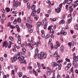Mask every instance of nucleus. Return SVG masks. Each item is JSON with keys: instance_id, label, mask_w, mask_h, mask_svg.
I'll return each mask as SVG.
<instances>
[{"instance_id": "61", "label": "nucleus", "mask_w": 78, "mask_h": 78, "mask_svg": "<svg viewBox=\"0 0 78 78\" xmlns=\"http://www.w3.org/2000/svg\"><path fill=\"white\" fill-rule=\"evenodd\" d=\"M57 78H61V76H60V75L59 74H58L57 76Z\"/></svg>"}, {"instance_id": "15", "label": "nucleus", "mask_w": 78, "mask_h": 78, "mask_svg": "<svg viewBox=\"0 0 78 78\" xmlns=\"http://www.w3.org/2000/svg\"><path fill=\"white\" fill-rule=\"evenodd\" d=\"M47 23L46 22L45 23L44 25V30H46L47 29Z\"/></svg>"}, {"instance_id": "5", "label": "nucleus", "mask_w": 78, "mask_h": 78, "mask_svg": "<svg viewBox=\"0 0 78 78\" xmlns=\"http://www.w3.org/2000/svg\"><path fill=\"white\" fill-rule=\"evenodd\" d=\"M62 30H61L60 33H61V34H64V36H66V34H67V33H66V32L65 31V28H62ZM65 31V32H64Z\"/></svg>"}, {"instance_id": "1", "label": "nucleus", "mask_w": 78, "mask_h": 78, "mask_svg": "<svg viewBox=\"0 0 78 78\" xmlns=\"http://www.w3.org/2000/svg\"><path fill=\"white\" fill-rule=\"evenodd\" d=\"M51 64L52 67H56L58 66V70H60L61 69L62 66L60 63L57 64L56 62H52Z\"/></svg>"}, {"instance_id": "63", "label": "nucleus", "mask_w": 78, "mask_h": 78, "mask_svg": "<svg viewBox=\"0 0 78 78\" xmlns=\"http://www.w3.org/2000/svg\"><path fill=\"white\" fill-rule=\"evenodd\" d=\"M75 73H77V74H78V71L77 69L75 70Z\"/></svg>"}, {"instance_id": "22", "label": "nucleus", "mask_w": 78, "mask_h": 78, "mask_svg": "<svg viewBox=\"0 0 78 78\" xmlns=\"http://www.w3.org/2000/svg\"><path fill=\"white\" fill-rule=\"evenodd\" d=\"M17 21L18 23H20V22H21V19H20V17L18 18L17 19Z\"/></svg>"}, {"instance_id": "37", "label": "nucleus", "mask_w": 78, "mask_h": 78, "mask_svg": "<svg viewBox=\"0 0 78 78\" xmlns=\"http://www.w3.org/2000/svg\"><path fill=\"white\" fill-rule=\"evenodd\" d=\"M44 20H43L42 21L41 24L42 25H44Z\"/></svg>"}, {"instance_id": "41", "label": "nucleus", "mask_w": 78, "mask_h": 78, "mask_svg": "<svg viewBox=\"0 0 78 78\" xmlns=\"http://www.w3.org/2000/svg\"><path fill=\"white\" fill-rule=\"evenodd\" d=\"M56 44H57V45H58V47L60 46V44H59V42L58 41H57L56 42Z\"/></svg>"}, {"instance_id": "46", "label": "nucleus", "mask_w": 78, "mask_h": 78, "mask_svg": "<svg viewBox=\"0 0 78 78\" xmlns=\"http://www.w3.org/2000/svg\"><path fill=\"white\" fill-rule=\"evenodd\" d=\"M71 6H70L69 7V9H72V6H73V4H71Z\"/></svg>"}, {"instance_id": "30", "label": "nucleus", "mask_w": 78, "mask_h": 78, "mask_svg": "<svg viewBox=\"0 0 78 78\" xmlns=\"http://www.w3.org/2000/svg\"><path fill=\"white\" fill-rule=\"evenodd\" d=\"M38 51H39V50H38V48H37L35 50V54H37Z\"/></svg>"}, {"instance_id": "34", "label": "nucleus", "mask_w": 78, "mask_h": 78, "mask_svg": "<svg viewBox=\"0 0 78 78\" xmlns=\"http://www.w3.org/2000/svg\"><path fill=\"white\" fill-rule=\"evenodd\" d=\"M19 77H22V73L21 72H19Z\"/></svg>"}, {"instance_id": "35", "label": "nucleus", "mask_w": 78, "mask_h": 78, "mask_svg": "<svg viewBox=\"0 0 78 78\" xmlns=\"http://www.w3.org/2000/svg\"><path fill=\"white\" fill-rule=\"evenodd\" d=\"M50 32L51 33L53 34V33H54V30L53 29H51L50 30Z\"/></svg>"}, {"instance_id": "31", "label": "nucleus", "mask_w": 78, "mask_h": 78, "mask_svg": "<svg viewBox=\"0 0 78 78\" xmlns=\"http://www.w3.org/2000/svg\"><path fill=\"white\" fill-rule=\"evenodd\" d=\"M53 27V25H51V26L48 27V30H51V28Z\"/></svg>"}, {"instance_id": "32", "label": "nucleus", "mask_w": 78, "mask_h": 78, "mask_svg": "<svg viewBox=\"0 0 78 78\" xmlns=\"http://www.w3.org/2000/svg\"><path fill=\"white\" fill-rule=\"evenodd\" d=\"M35 8H36V7H35V5H32L31 8V9H32V10H34V9H35Z\"/></svg>"}, {"instance_id": "52", "label": "nucleus", "mask_w": 78, "mask_h": 78, "mask_svg": "<svg viewBox=\"0 0 78 78\" xmlns=\"http://www.w3.org/2000/svg\"><path fill=\"white\" fill-rule=\"evenodd\" d=\"M68 6H69V5H66V6H65L66 9H68Z\"/></svg>"}, {"instance_id": "8", "label": "nucleus", "mask_w": 78, "mask_h": 78, "mask_svg": "<svg viewBox=\"0 0 78 78\" xmlns=\"http://www.w3.org/2000/svg\"><path fill=\"white\" fill-rule=\"evenodd\" d=\"M37 12V10L36 9H34L32 11V12L31 14L32 16H34V14H35Z\"/></svg>"}, {"instance_id": "6", "label": "nucleus", "mask_w": 78, "mask_h": 78, "mask_svg": "<svg viewBox=\"0 0 78 78\" xmlns=\"http://www.w3.org/2000/svg\"><path fill=\"white\" fill-rule=\"evenodd\" d=\"M78 2V0L76 1L73 4V8H76V6H77L78 5V3H77Z\"/></svg>"}, {"instance_id": "62", "label": "nucleus", "mask_w": 78, "mask_h": 78, "mask_svg": "<svg viewBox=\"0 0 78 78\" xmlns=\"http://www.w3.org/2000/svg\"><path fill=\"white\" fill-rule=\"evenodd\" d=\"M12 73L13 75H14V70H12Z\"/></svg>"}, {"instance_id": "53", "label": "nucleus", "mask_w": 78, "mask_h": 78, "mask_svg": "<svg viewBox=\"0 0 78 78\" xmlns=\"http://www.w3.org/2000/svg\"><path fill=\"white\" fill-rule=\"evenodd\" d=\"M66 17V16H65V15H63L62 16V19H64V18Z\"/></svg>"}, {"instance_id": "10", "label": "nucleus", "mask_w": 78, "mask_h": 78, "mask_svg": "<svg viewBox=\"0 0 78 78\" xmlns=\"http://www.w3.org/2000/svg\"><path fill=\"white\" fill-rule=\"evenodd\" d=\"M73 0H66V2L67 3V4H70Z\"/></svg>"}, {"instance_id": "64", "label": "nucleus", "mask_w": 78, "mask_h": 78, "mask_svg": "<svg viewBox=\"0 0 78 78\" xmlns=\"http://www.w3.org/2000/svg\"><path fill=\"white\" fill-rule=\"evenodd\" d=\"M18 43L19 44H21V41H18Z\"/></svg>"}, {"instance_id": "33", "label": "nucleus", "mask_w": 78, "mask_h": 78, "mask_svg": "<svg viewBox=\"0 0 78 78\" xmlns=\"http://www.w3.org/2000/svg\"><path fill=\"white\" fill-rule=\"evenodd\" d=\"M22 63H24V64H27V62H26V61L23 59V60H22V62H21L20 64H22Z\"/></svg>"}, {"instance_id": "28", "label": "nucleus", "mask_w": 78, "mask_h": 78, "mask_svg": "<svg viewBox=\"0 0 78 78\" xmlns=\"http://www.w3.org/2000/svg\"><path fill=\"white\" fill-rule=\"evenodd\" d=\"M10 27L12 29H14V28H16V27L13 25H10Z\"/></svg>"}, {"instance_id": "43", "label": "nucleus", "mask_w": 78, "mask_h": 78, "mask_svg": "<svg viewBox=\"0 0 78 78\" xmlns=\"http://www.w3.org/2000/svg\"><path fill=\"white\" fill-rule=\"evenodd\" d=\"M67 67H69V68H70V67H71V65H70V64L68 63L67 65Z\"/></svg>"}, {"instance_id": "47", "label": "nucleus", "mask_w": 78, "mask_h": 78, "mask_svg": "<svg viewBox=\"0 0 78 78\" xmlns=\"http://www.w3.org/2000/svg\"><path fill=\"white\" fill-rule=\"evenodd\" d=\"M41 36H42V37H45V33L42 34Z\"/></svg>"}, {"instance_id": "12", "label": "nucleus", "mask_w": 78, "mask_h": 78, "mask_svg": "<svg viewBox=\"0 0 78 78\" xmlns=\"http://www.w3.org/2000/svg\"><path fill=\"white\" fill-rule=\"evenodd\" d=\"M54 56L55 58H56V57H58V58H59V56L58 55V52L57 51H55L54 54Z\"/></svg>"}, {"instance_id": "18", "label": "nucleus", "mask_w": 78, "mask_h": 78, "mask_svg": "<svg viewBox=\"0 0 78 78\" xmlns=\"http://www.w3.org/2000/svg\"><path fill=\"white\" fill-rule=\"evenodd\" d=\"M60 50L62 52H63V51H64V46H61L60 47Z\"/></svg>"}, {"instance_id": "3", "label": "nucleus", "mask_w": 78, "mask_h": 78, "mask_svg": "<svg viewBox=\"0 0 78 78\" xmlns=\"http://www.w3.org/2000/svg\"><path fill=\"white\" fill-rule=\"evenodd\" d=\"M62 4H61L59 5V7L57 8V9H55V11L56 12H58V13H59L61 12V9L62 8Z\"/></svg>"}, {"instance_id": "20", "label": "nucleus", "mask_w": 78, "mask_h": 78, "mask_svg": "<svg viewBox=\"0 0 78 78\" xmlns=\"http://www.w3.org/2000/svg\"><path fill=\"white\" fill-rule=\"evenodd\" d=\"M50 37V34H47L46 36H45V39H48V38H49Z\"/></svg>"}, {"instance_id": "54", "label": "nucleus", "mask_w": 78, "mask_h": 78, "mask_svg": "<svg viewBox=\"0 0 78 78\" xmlns=\"http://www.w3.org/2000/svg\"><path fill=\"white\" fill-rule=\"evenodd\" d=\"M1 11L3 12V13H5V9H2Z\"/></svg>"}, {"instance_id": "21", "label": "nucleus", "mask_w": 78, "mask_h": 78, "mask_svg": "<svg viewBox=\"0 0 78 78\" xmlns=\"http://www.w3.org/2000/svg\"><path fill=\"white\" fill-rule=\"evenodd\" d=\"M24 58V57H23V56H21L19 60V61H23Z\"/></svg>"}, {"instance_id": "56", "label": "nucleus", "mask_w": 78, "mask_h": 78, "mask_svg": "<svg viewBox=\"0 0 78 78\" xmlns=\"http://www.w3.org/2000/svg\"><path fill=\"white\" fill-rule=\"evenodd\" d=\"M50 36L51 38H54V35H53V34H51V35Z\"/></svg>"}, {"instance_id": "40", "label": "nucleus", "mask_w": 78, "mask_h": 78, "mask_svg": "<svg viewBox=\"0 0 78 78\" xmlns=\"http://www.w3.org/2000/svg\"><path fill=\"white\" fill-rule=\"evenodd\" d=\"M73 11V8H71V9H69V12H70L71 13V12H72V11Z\"/></svg>"}, {"instance_id": "48", "label": "nucleus", "mask_w": 78, "mask_h": 78, "mask_svg": "<svg viewBox=\"0 0 78 78\" xmlns=\"http://www.w3.org/2000/svg\"><path fill=\"white\" fill-rule=\"evenodd\" d=\"M69 67H68V66H66L65 67V70H69Z\"/></svg>"}, {"instance_id": "55", "label": "nucleus", "mask_w": 78, "mask_h": 78, "mask_svg": "<svg viewBox=\"0 0 78 78\" xmlns=\"http://www.w3.org/2000/svg\"><path fill=\"white\" fill-rule=\"evenodd\" d=\"M28 25L29 26V28H32V27H33L32 25L30 26V23L28 24Z\"/></svg>"}, {"instance_id": "17", "label": "nucleus", "mask_w": 78, "mask_h": 78, "mask_svg": "<svg viewBox=\"0 0 78 78\" xmlns=\"http://www.w3.org/2000/svg\"><path fill=\"white\" fill-rule=\"evenodd\" d=\"M74 29H75V30H78V24H76L75 25V26L74 27Z\"/></svg>"}, {"instance_id": "51", "label": "nucleus", "mask_w": 78, "mask_h": 78, "mask_svg": "<svg viewBox=\"0 0 78 78\" xmlns=\"http://www.w3.org/2000/svg\"><path fill=\"white\" fill-rule=\"evenodd\" d=\"M1 21H2V23H4V21L5 20L3 18L1 19Z\"/></svg>"}, {"instance_id": "26", "label": "nucleus", "mask_w": 78, "mask_h": 78, "mask_svg": "<svg viewBox=\"0 0 78 78\" xmlns=\"http://www.w3.org/2000/svg\"><path fill=\"white\" fill-rule=\"evenodd\" d=\"M73 59L75 61H77L78 60L76 59V56H74L73 57Z\"/></svg>"}, {"instance_id": "24", "label": "nucleus", "mask_w": 78, "mask_h": 78, "mask_svg": "<svg viewBox=\"0 0 78 78\" xmlns=\"http://www.w3.org/2000/svg\"><path fill=\"white\" fill-rule=\"evenodd\" d=\"M37 66L38 67V68L39 69H41V64H40V63H39L38 62H37Z\"/></svg>"}, {"instance_id": "57", "label": "nucleus", "mask_w": 78, "mask_h": 78, "mask_svg": "<svg viewBox=\"0 0 78 78\" xmlns=\"http://www.w3.org/2000/svg\"><path fill=\"white\" fill-rule=\"evenodd\" d=\"M58 47H59V46H58V45H55V48H56V49H57L58 48Z\"/></svg>"}, {"instance_id": "50", "label": "nucleus", "mask_w": 78, "mask_h": 78, "mask_svg": "<svg viewBox=\"0 0 78 78\" xmlns=\"http://www.w3.org/2000/svg\"><path fill=\"white\" fill-rule=\"evenodd\" d=\"M17 31H18V32H19H19H20V28L19 27V28H17Z\"/></svg>"}, {"instance_id": "27", "label": "nucleus", "mask_w": 78, "mask_h": 78, "mask_svg": "<svg viewBox=\"0 0 78 78\" xmlns=\"http://www.w3.org/2000/svg\"><path fill=\"white\" fill-rule=\"evenodd\" d=\"M9 39L11 40V41H14V39H13V38H12V37L11 36H9Z\"/></svg>"}, {"instance_id": "19", "label": "nucleus", "mask_w": 78, "mask_h": 78, "mask_svg": "<svg viewBox=\"0 0 78 78\" xmlns=\"http://www.w3.org/2000/svg\"><path fill=\"white\" fill-rule=\"evenodd\" d=\"M6 11L7 12H9V11H10V9H9L8 7H7L5 8Z\"/></svg>"}, {"instance_id": "13", "label": "nucleus", "mask_w": 78, "mask_h": 78, "mask_svg": "<svg viewBox=\"0 0 78 78\" xmlns=\"http://www.w3.org/2000/svg\"><path fill=\"white\" fill-rule=\"evenodd\" d=\"M72 18L71 17L70 19H69L68 20L67 22L68 24H69L71 23V22H72Z\"/></svg>"}, {"instance_id": "49", "label": "nucleus", "mask_w": 78, "mask_h": 78, "mask_svg": "<svg viewBox=\"0 0 78 78\" xmlns=\"http://www.w3.org/2000/svg\"><path fill=\"white\" fill-rule=\"evenodd\" d=\"M50 72L48 71H47V75H50Z\"/></svg>"}, {"instance_id": "58", "label": "nucleus", "mask_w": 78, "mask_h": 78, "mask_svg": "<svg viewBox=\"0 0 78 78\" xmlns=\"http://www.w3.org/2000/svg\"><path fill=\"white\" fill-rule=\"evenodd\" d=\"M71 44L73 46V45H74V43H73V41H71Z\"/></svg>"}, {"instance_id": "25", "label": "nucleus", "mask_w": 78, "mask_h": 78, "mask_svg": "<svg viewBox=\"0 0 78 78\" xmlns=\"http://www.w3.org/2000/svg\"><path fill=\"white\" fill-rule=\"evenodd\" d=\"M65 22V21H64V20H61L60 22H59V23H62V24H64V23Z\"/></svg>"}, {"instance_id": "59", "label": "nucleus", "mask_w": 78, "mask_h": 78, "mask_svg": "<svg viewBox=\"0 0 78 78\" xmlns=\"http://www.w3.org/2000/svg\"><path fill=\"white\" fill-rule=\"evenodd\" d=\"M27 78V76L26 75H24L23 76L22 78Z\"/></svg>"}, {"instance_id": "9", "label": "nucleus", "mask_w": 78, "mask_h": 78, "mask_svg": "<svg viewBox=\"0 0 78 78\" xmlns=\"http://www.w3.org/2000/svg\"><path fill=\"white\" fill-rule=\"evenodd\" d=\"M22 55V52H20L19 53H18L16 57H17V58H18V59H19L20 58V55Z\"/></svg>"}, {"instance_id": "60", "label": "nucleus", "mask_w": 78, "mask_h": 78, "mask_svg": "<svg viewBox=\"0 0 78 78\" xmlns=\"http://www.w3.org/2000/svg\"><path fill=\"white\" fill-rule=\"evenodd\" d=\"M22 50L23 51H26V49L24 48H22Z\"/></svg>"}, {"instance_id": "39", "label": "nucleus", "mask_w": 78, "mask_h": 78, "mask_svg": "<svg viewBox=\"0 0 78 78\" xmlns=\"http://www.w3.org/2000/svg\"><path fill=\"white\" fill-rule=\"evenodd\" d=\"M31 42H33V41H34V37H31Z\"/></svg>"}, {"instance_id": "38", "label": "nucleus", "mask_w": 78, "mask_h": 78, "mask_svg": "<svg viewBox=\"0 0 78 78\" xmlns=\"http://www.w3.org/2000/svg\"><path fill=\"white\" fill-rule=\"evenodd\" d=\"M66 61H68V62H70V60L67 58H66Z\"/></svg>"}, {"instance_id": "36", "label": "nucleus", "mask_w": 78, "mask_h": 78, "mask_svg": "<svg viewBox=\"0 0 78 78\" xmlns=\"http://www.w3.org/2000/svg\"><path fill=\"white\" fill-rule=\"evenodd\" d=\"M17 23V20H16V19H15L13 21L14 24H16Z\"/></svg>"}, {"instance_id": "14", "label": "nucleus", "mask_w": 78, "mask_h": 78, "mask_svg": "<svg viewBox=\"0 0 78 78\" xmlns=\"http://www.w3.org/2000/svg\"><path fill=\"white\" fill-rule=\"evenodd\" d=\"M28 45L29 46H30L31 48H32V49H33V48H34V47H33V44L32 43H31L30 44V43H28Z\"/></svg>"}, {"instance_id": "2", "label": "nucleus", "mask_w": 78, "mask_h": 78, "mask_svg": "<svg viewBox=\"0 0 78 78\" xmlns=\"http://www.w3.org/2000/svg\"><path fill=\"white\" fill-rule=\"evenodd\" d=\"M37 57L39 58L40 59H45L47 57V55L44 53L41 52L40 54H38Z\"/></svg>"}, {"instance_id": "4", "label": "nucleus", "mask_w": 78, "mask_h": 78, "mask_svg": "<svg viewBox=\"0 0 78 78\" xmlns=\"http://www.w3.org/2000/svg\"><path fill=\"white\" fill-rule=\"evenodd\" d=\"M8 43L7 41H4L2 44L3 47H5V48H7L8 47Z\"/></svg>"}, {"instance_id": "42", "label": "nucleus", "mask_w": 78, "mask_h": 78, "mask_svg": "<svg viewBox=\"0 0 78 78\" xmlns=\"http://www.w3.org/2000/svg\"><path fill=\"white\" fill-rule=\"evenodd\" d=\"M72 17V15H71V13L69 14L68 15L67 17L69 18V17Z\"/></svg>"}, {"instance_id": "7", "label": "nucleus", "mask_w": 78, "mask_h": 78, "mask_svg": "<svg viewBox=\"0 0 78 78\" xmlns=\"http://www.w3.org/2000/svg\"><path fill=\"white\" fill-rule=\"evenodd\" d=\"M73 64L74 65L75 68H77L78 67V64H77V62H76L75 61H73Z\"/></svg>"}, {"instance_id": "29", "label": "nucleus", "mask_w": 78, "mask_h": 78, "mask_svg": "<svg viewBox=\"0 0 78 78\" xmlns=\"http://www.w3.org/2000/svg\"><path fill=\"white\" fill-rule=\"evenodd\" d=\"M17 57H16V56H14L13 57V60L14 61H15V62H16V61H17Z\"/></svg>"}, {"instance_id": "11", "label": "nucleus", "mask_w": 78, "mask_h": 78, "mask_svg": "<svg viewBox=\"0 0 78 78\" xmlns=\"http://www.w3.org/2000/svg\"><path fill=\"white\" fill-rule=\"evenodd\" d=\"M18 3H19V2H18L17 1H16V0H14L13 2V5L14 6H15L16 5H17L19 4Z\"/></svg>"}, {"instance_id": "44", "label": "nucleus", "mask_w": 78, "mask_h": 78, "mask_svg": "<svg viewBox=\"0 0 78 78\" xmlns=\"http://www.w3.org/2000/svg\"><path fill=\"white\" fill-rule=\"evenodd\" d=\"M53 76H55V71L54 70L53 71Z\"/></svg>"}, {"instance_id": "16", "label": "nucleus", "mask_w": 78, "mask_h": 78, "mask_svg": "<svg viewBox=\"0 0 78 78\" xmlns=\"http://www.w3.org/2000/svg\"><path fill=\"white\" fill-rule=\"evenodd\" d=\"M34 16V18L35 20H38V19H39V17L37 16V15H35Z\"/></svg>"}, {"instance_id": "23", "label": "nucleus", "mask_w": 78, "mask_h": 78, "mask_svg": "<svg viewBox=\"0 0 78 78\" xmlns=\"http://www.w3.org/2000/svg\"><path fill=\"white\" fill-rule=\"evenodd\" d=\"M37 27H40L41 25V22H38L37 23Z\"/></svg>"}, {"instance_id": "45", "label": "nucleus", "mask_w": 78, "mask_h": 78, "mask_svg": "<svg viewBox=\"0 0 78 78\" xmlns=\"http://www.w3.org/2000/svg\"><path fill=\"white\" fill-rule=\"evenodd\" d=\"M37 12V14H39L40 13V9H39Z\"/></svg>"}]
</instances>
